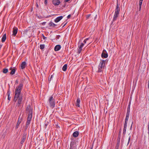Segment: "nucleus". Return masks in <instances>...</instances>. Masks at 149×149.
<instances>
[{"label":"nucleus","mask_w":149,"mask_h":149,"mask_svg":"<svg viewBox=\"0 0 149 149\" xmlns=\"http://www.w3.org/2000/svg\"><path fill=\"white\" fill-rule=\"evenodd\" d=\"M31 121V120L27 119V122L26 123V125H29V124H30Z\"/></svg>","instance_id":"26"},{"label":"nucleus","mask_w":149,"mask_h":149,"mask_svg":"<svg viewBox=\"0 0 149 149\" xmlns=\"http://www.w3.org/2000/svg\"><path fill=\"white\" fill-rule=\"evenodd\" d=\"M82 49V48L79 47V48H78V53L79 54L80 53Z\"/></svg>","instance_id":"27"},{"label":"nucleus","mask_w":149,"mask_h":149,"mask_svg":"<svg viewBox=\"0 0 149 149\" xmlns=\"http://www.w3.org/2000/svg\"><path fill=\"white\" fill-rule=\"evenodd\" d=\"M69 149H76L75 144L73 143H71L70 144Z\"/></svg>","instance_id":"13"},{"label":"nucleus","mask_w":149,"mask_h":149,"mask_svg":"<svg viewBox=\"0 0 149 149\" xmlns=\"http://www.w3.org/2000/svg\"><path fill=\"white\" fill-rule=\"evenodd\" d=\"M18 100L17 101V104H18L19 106L20 104H21L22 101V96L20 95H19L18 96L15 97V95L14 98V100L16 102L17 100Z\"/></svg>","instance_id":"5"},{"label":"nucleus","mask_w":149,"mask_h":149,"mask_svg":"<svg viewBox=\"0 0 149 149\" xmlns=\"http://www.w3.org/2000/svg\"><path fill=\"white\" fill-rule=\"evenodd\" d=\"M45 47V45H40V48L41 49H44Z\"/></svg>","instance_id":"25"},{"label":"nucleus","mask_w":149,"mask_h":149,"mask_svg":"<svg viewBox=\"0 0 149 149\" xmlns=\"http://www.w3.org/2000/svg\"><path fill=\"white\" fill-rule=\"evenodd\" d=\"M148 127H149V122L148 123Z\"/></svg>","instance_id":"49"},{"label":"nucleus","mask_w":149,"mask_h":149,"mask_svg":"<svg viewBox=\"0 0 149 149\" xmlns=\"http://www.w3.org/2000/svg\"><path fill=\"white\" fill-rule=\"evenodd\" d=\"M10 70H11L10 72V74L11 75H13L15 73V68H10L9 69Z\"/></svg>","instance_id":"14"},{"label":"nucleus","mask_w":149,"mask_h":149,"mask_svg":"<svg viewBox=\"0 0 149 149\" xmlns=\"http://www.w3.org/2000/svg\"><path fill=\"white\" fill-rule=\"evenodd\" d=\"M148 88L149 89V82L148 83Z\"/></svg>","instance_id":"48"},{"label":"nucleus","mask_w":149,"mask_h":149,"mask_svg":"<svg viewBox=\"0 0 149 149\" xmlns=\"http://www.w3.org/2000/svg\"><path fill=\"white\" fill-rule=\"evenodd\" d=\"M141 3H139V11H140L141 9V6H142Z\"/></svg>","instance_id":"28"},{"label":"nucleus","mask_w":149,"mask_h":149,"mask_svg":"<svg viewBox=\"0 0 149 149\" xmlns=\"http://www.w3.org/2000/svg\"><path fill=\"white\" fill-rule=\"evenodd\" d=\"M26 111L28 113H29L30 112L32 113V109L31 108V106L30 105H28L26 108Z\"/></svg>","instance_id":"10"},{"label":"nucleus","mask_w":149,"mask_h":149,"mask_svg":"<svg viewBox=\"0 0 149 149\" xmlns=\"http://www.w3.org/2000/svg\"><path fill=\"white\" fill-rule=\"evenodd\" d=\"M49 106L51 108H53L55 105V101L53 97L52 96L50 97L49 99Z\"/></svg>","instance_id":"4"},{"label":"nucleus","mask_w":149,"mask_h":149,"mask_svg":"<svg viewBox=\"0 0 149 149\" xmlns=\"http://www.w3.org/2000/svg\"><path fill=\"white\" fill-rule=\"evenodd\" d=\"M67 65L66 64H65L62 68V70L63 71H65L67 69Z\"/></svg>","instance_id":"22"},{"label":"nucleus","mask_w":149,"mask_h":149,"mask_svg":"<svg viewBox=\"0 0 149 149\" xmlns=\"http://www.w3.org/2000/svg\"><path fill=\"white\" fill-rule=\"evenodd\" d=\"M51 78L49 79H48V80L49 81L51 80Z\"/></svg>","instance_id":"46"},{"label":"nucleus","mask_w":149,"mask_h":149,"mask_svg":"<svg viewBox=\"0 0 149 149\" xmlns=\"http://www.w3.org/2000/svg\"><path fill=\"white\" fill-rule=\"evenodd\" d=\"M90 15H87L86 16L87 19H88V18L90 17Z\"/></svg>","instance_id":"42"},{"label":"nucleus","mask_w":149,"mask_h":149,"mask_svg":"<svg viewBox=\"0 0 149 149\" xmlns=\"http://www.w3.org/2000/svg\"><path fill=\"white\" fill-rule=\"evenodd\" d=\"M26 63L25 62H22L21 65V67L22 69H24L26 66Z\"/></svg>","instance_id":"17"},{"label":"nucleus","mask_w":149,"mask_h":149,"mask_svg":"<svg viewBox=\"0 0 149 149\" xmlns=\"http://www.w3.org/2000/svg\"><path fill=\"white\" fill-rule=\"evenodd\" d=\"M9 95H10L9 94H8V100H10V98L9 97Z\"/></svg>","instance_id":"44"},{"label":"nucleus","mask_w":149,"mask_h":149,"mask_svg":"<svg viewBox=\"0 0 149 149\" xmlns=\"http://www.w3.org/2000/svg\"><path fill=\"white\" fill-rule=\"evenodd\" d=\"M49 25L50 26H55L56 25V24L52 22H50L49 23Z\"/></svg>","instance_id":"23"},{"label":"nucleus","mask_w":149,"mask_h":149,"mask_svg":"<svg viewBox=\"0 0 149 149\" xmlns=\"http://www.w3.org/2000/svg\"><path fill=\"white\" fill-rule=\"evenodd\" d=\"M148 131H149V127L148 128Z\"/></svg>","instance_id":"51"},{"label":"nucleus","mask_w":149,"mask_h":149,"mask_svg":"<svg viewBox=\"0 0 149 149\" xmlns=\"http://www.w3.org/2000/svg\"><path fill=\"white\" fill-rule=\"evenodd\" d=\"M129 117H127V116L126 117L125 123L126 122V123H127V121L128 120Z\"/></svg>","instance_id":"30"},{"label":"nucleus","mask_w":149,"mask_h":149,"mask_svg":"<svg viewBox=\"0 0 149 149\" xmlns=\"http://www.w3.org/2000/svg\"><path fill=\"white\" fill-rule=\"evenodd\" d=\"M23 87V84L22 83H20L19 86L16 87L15 91V97H18L19 95H20L21 91Z\"/></svg>","instance_id":"1"},{"label":"nucleus","mask_w":149,"mask_h":149,"mask_svg":"<svg viewBox=\"0 0 149 149\" xmlns=\"http://www.w3.org/2000/svg\"><path fill=\"white\" fill-rule=\"evenodd\" d=\"M120 10V8L118 4H117L116 7L115 9V11L113 16V21H116L119 15V12Z\"/></svg>","instance_id":"3"},{"label":"nucleus","mask_w":149,"mask_h":149,"mask_svg":"<svg viewBox=\"0 0 149 149\" xmlns=\"http://www.w3.org/2000/svg\"><path fill=\"white\" fill-rule=\"evenodd\" d=\"M47 0H45L44 3L46 5L47 4Z\"/></svg>","instance_id":"38"},{"label":"nucleus","mask_w":149,"mask_h":149,"mask_svg":"<svg viewBox=\"0 0 149 149\" xmlns=\"http://www.w3.org/2000/svg\"><path fill=\"white\" fill-rule=\"evenodd\" d=\"M89 39V38H86V39L84 41V42L85 43H86V41L88 40Z\"/></svg>","instance_id":"35"},{"label":"nucleus","mask_w":149,"mask_h":149,"mask_svg":"<svg viewBox=\"0 0 149 149\" xmlns=\"http://www.w3.org/2000/svg\"><path fill=\"white\" fill-rule=\"evenodd\" d=\"M80 100L79 99H77V100L76 106L78 107H79V104L80 103Z\"/></svg>","instance_id":"21"},{"label":"nucleus","mask_w":149,"mask_h":149,"mask_svg":"<svg viewBox=\"0 0 149 149\" xmlns=\"http://www.w3.org/2000/svg\"><path fill=\"white\" fill-rule=\"evenodd\" d=\"M106 63V60H101L98 66V72H102L103 70V69L105 66Z\"/></svg>","instance_id":"2"},{"label":"nucleus","mask_w":149,"mask_h":149,"mask_svg":"<svg viewBox=\"0 0 149 149\" xmlns=\"http://www.w3.org/2000/svg\"><path fill=\"white\" fill-rule=\"evenodd\" d=\"M91 149H92V148H91Z\"/></svg>","instance_id":"54"},{"label":"nucleus","mask_w":149,"mask_h":149,"mask_svg":"<svg viewBox=\"0 0 149 149\" xmlns=\"http://www.w3.org/2000/svg\"><path fill=\"white\" fill-rule=\"evenodd\" d=\"M127 127V123H125L124 126V128L123 130V133L124 134H125L126 133V130Z\"/></svg>","instance_id":"16"},{"label":"nucleus","mask_w":149,"mask_h":149,"mask_svg":"<svg viewBox=\"0 0 149 149\" xmlns=\"http://www.w3.org/2000/svg\"><path fill=\"white\" fill-rule=\"evenodd\" d=\"M42 38L43 39L45 40L46 38V37H45L43 34H42Z\"/></svg>","instance_id":"37"},{"label":"nucleus","mask_w":149,"mask_h":149,"mask_svg":"<svg viewBox=\"0 0 149 149\" xmlns=\"http://www.w3.org/2000/svg\"><path fill=\"white\" fill-rule=\"evenodd\" d=\"M79 134V132L78 131L74 132L73 134V136L74 137H76L78 136Z\"/></svg>","instance_id":"18"},{"label":"nucleus","mask_w":149,"mask_h":149,"mask_svg":"<svg viewBox=\"0 0 149 149\" xmlns=\"http://www.w3.org/2000/svg\"><path fill=\"white\" fill-rule=\"evenodd\" d=\"M6 39V34H4L2 36L1 41L2 42H4Z\"/></svg>","instance_id":"20"},{"label":"nucleus","mask_w":149,"mask_h":149,"mask_svg":"<svg viewBox=\"0 0 149 149\" xmlns=\"http://www.w3.org/2000/svg\"><path fill=\"white\" fill-rule=\"evenodd\" d=\"M132 125H131V128H132Z\"/></svg>","instance_id":"52"},{"label":"nucleus","mask_w":149,"mask_h":149,"mask_svg":"<svg viewBox=\"0 0 149 149\" xmlns=\"http://www.w3.org/2000/svg\"><path fill=\"white\" fill-rule=\"evenodd\" d=\"M53 4L55 6H58L60 3L59 0H53L52 1Z\"/></svg>","instance_id":"9"},{"label":"nucleus","mask_w":149,"mask_h":149,"mask_svg":"<svg viewBox=\"0 0 149 149\" xmlns=\"http://www.w3.org/2000/svg\"><path fill=\"white\" fill-rule=\"evenodd\" d=\"M8 72V70L6 68H4L3 69V72L4 73H7Z\"/></svg>","instance_id":"24"},{"label":"nucleus","mask_w":149,"mask_h":149,"mask_svg":"<svg viewBox=\"0 0 149 149\" xmlns=\"http://www.w3.org/2000/svg\"><path fill=\"white\" fill-rule=\"evenodd\" d=\"M148 137H149V131H148Z\"/></svg>","instance_id":"45"},{"label":"nucleus","mask_w":149,"mask_h":149,"mask_svg":"<svg viewBox=\"0 0 149 149\" xmlns=\"http://www.w3.org/2000/svg\"><path fill=\"white\" fill-rule=\"evenodd\" d=\"M130 105L128 104L127 108V111L130 112Z\"/></svg>","instance_id":"32"},{"label":"nucleus","mask_w":149,"mask_h":149,"mask_svg":"<svg viewBox=\"0 0 149 149\" xmlns=\"http://www.w3.org/2000/svg\"><path fill=\"white\" fill-rule=\"evenodd\" d=\"M28 127V125H26V126L24 127V130L25 131H26V129H27V128Z\"/></svg>","instance_id":"34"},{"label":"nucleus","mask_w":149,"mask_h":149,"mask_svg":"<svg viewBox=\"0 0 149 149\" xmlns=\"http://www.w3.org/2000/svg\"><path fill=\"white\" fill-rule=\"evenodd\" d=\"M84 44L83 43H82L81 44V45H79V47L82 49V48L84 46Z\"/></svg>","instance_id":"31"},{"label":"nucleus","mask_w":149,"mask_h":149,"mask_svg":"<svg viewBox=\"0 0 149 149\" xmlns=\"http://www.w3.org/2000/svg\"><path fill=\"white\" fill-rule=\"evenodd\" d=\"M70 17H71V15H69L67 17L68 19H69Z\"/></svg>","instance_id":"40"},{"label":"nucleus","mask_w":149,"mask_h":149,"mask_svg":"<svg viewBox=\"0 0 149 149\" xmlns=\"http://www.w3.org/2000/svg\"><path fill=\"white\" fill-rule=\"evenodd\" d=\"M130 138H131V137H130V136L128 138V143H127V145H128V144H129V143L130 141Z\"/></svg>","instance_id":"36"},{"label":"nucleus","mask_w":149,"mask_h":149,"mask_svg":"<svg viewBox=\"0 0 149 149\" xmlns=\"http://www.w3.org/2000/svg\"><path fill=\"white\" fill-rule=\"evenodd\" d=\"M26 133H24L22 136V137L21 138V144H22L24 142L26 138Z\"/></svg>","instance_id":"6"},{"label":"nucleus","mask_w":149,"mask_h":149,"mask_svg":"<svg viewBox=\"0 0 149 149\" xmlns=\"http://www.w3.org/2000/svg\"><path fill=\"white\" fill-rule=\"evenodd\" d=\"M61 48V46L59 45H56L54 47V50L55 51H57L59 50Z\"/></svg>","instance_id":"15"},{"label":"nucleus","mask_w":149,"mask_h":149,"mask_svg":"<svg viewBox=\"0 0 149 149\" xmlns=\"http://www.w3.org/2000/svg\"><path fill=\"white\" fill-rule=\"evenodd\" d=\"M108 54L106 51L105 50H104L102 54V58H106L108 57Z\"/></svg>","instance_id":"7"},{"label":"nucleus","mask_w":149,"mask_h":149,"mask_svg":"<svg viewBox=\"0 0 149 149\" xmlns=\"http://www.w3.org/2000/svg\"><path fill=\"white\" fill-rule=\"evenodd\" d=\"M129 104H130V103H129Z\"/></svg>","instance_id":"53"},{"label":"nucleus","mask_w":149,"mask_h":149,"mask_svg":"<svg viewBox=\"0 0 149 149\" xmlns=\"http://www.w3.org/2000/svg\"><path fill=\"white\" fill-rule=\"evenodd\" d=\"M91 42H89V44H88V45H89V44L90 43H91Z\"/></svg>","instance_id":"50"},{"label":"nucleus","mask_w":149,"mask_h":149,"mask_svg":"<svg viewBox=\"0 0 149 149\" xmlns=\"http://www.w3.org/2000/svg\"><path fill=\"white\" fill-rule=\"evenodd\" d=\"M119 142L118 143L115 147V149H118L119 147Z\"/></svg>","instance_id":"29"},{"label":"nucleus","mask_w":149,"mask_h":149,"mask_svg":"<svg viewBox=\"0 0 149 149\" xmlns=\"http://www.w3.org/2000/svg\"><path fill=\"white\" fill-rule=\"evenodd\" d=\"M130 112L127 111L126 114V116L129 117V115H130Z\"/></svg>","instance_id":"33"},{"label":"nucleus","mask_w":149,"mask_h":149,"mask_svg":"<svg viewBox=\"0 0 149 149\" xmlns=\"http://www.w3.org/2000/svg\"><path fill=\"white\" fill-rule=\"evenodd\" d=\"M53 75H52L51 77V79L52 78Z\"/></svg>","instance_id":"47"},{"label":"nucleus","mask_w":149,"mask_h":149,"mask_svg":"<svg viewBox=\"0 0 149 149\" xmlns=\"http://www.w3.org/2000/svg\"><path fill=\"white\" fill-rule=\"evenodd\" d=\"M67 24V22H66L65 24H64L63 25V26H65L66 25V24Z\"/></svg>","instance_id":"43"},{"label":"nucleus","mask_w":149,"mask_h":149,"mask_svg":"<svg viewBox=\"0 0 149 149\" xmlns=\"http://www.w3.org/2000/svg\"><path fill=\"white\" fill-rule=\"evenodd\" d=\"M13 33L12 35L15 36H16L17 33L18 29L17 27H14L13 28Z\"/></svg>","instance_id":"8"},{"label":"nucleus","mask_w":149,"mask_h":149,"mask_svg":"<svg viewBox=\"0 0 149 149\" xmlns=\"http://www.w3.org/2000/svg\"><path fill=\"white\" fill-rule=\"evenodd\" d=\"M32 113H31V112L28 113L27 119L31 120L32 117Z\"/></svg>","instance_id":"19"},{"label":"nucleus","mask_w":149,"mask_h":149,"mask_svg":"<svg viewBox=\"0 0 149 149\" xmlns=\"http://www.w3.org/2000/svg\"><path fill=\"white\" fill-rule=\"evenodd\" d=\"M143 0H139V3L142 4Z\"/></svg>","instance_id":"39"},{"label":"nucleus","mask_w":149,"mask_h":149,"mask_svg":"<svg viewBox=\"0 0 149 149\" xmlns=\"http://www.w3.org/2000/svg\"><path fill=\"white\" fill-rule=\"evenodd\" d=\"M70 0H65L64 2H68Z\"/></svg>","instance_id":"41"},{"label":"nucleus","mask_w":149,"mask_h":149,"mask_svg":"<svg viewBox=\"0 0 149 149\" xmlns=\"http://www.w3.org/2000/svg\"><path fill=\"white\" fill-rule=\"evenodd\" d=\"M22 121V118H20L19 117V118L16 125V126L15 128L17 129L19 127V125L20 124V123Z\"/></svg>","instance_id":"11"},{"label":"nucleus","mask_w":149,"mask_h":149,"mask_svg":"<svg viewBox=\"0 0 149 149\" xmlns=\"http://www.w3.org/2000/svg\"><path fill=\"white\" fill-rule=\"evenodd\" d=\"M63 18V16H60L57 17L54 20V22L56 23H57L60 21Z\"/></svg>","instance_id":"12"}]
</instances>
